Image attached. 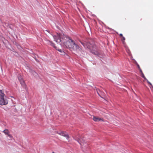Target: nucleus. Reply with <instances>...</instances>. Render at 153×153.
Returning a JSON list of instances; mask_svg holds the SVG:
<instances>
[{
    "instance_id": "14",
    "label": "nucleus",
    "mask_w": 153,
    "mask_h": 153,
    "mask_svg": "<svg viewBox=\"0 0 153 153\" xmlns=\"http://www.w3.org/2000/svg\"><path fill=\"white\" fill-rule=\"evenodd\" d=\"M18 79H19V80L20 81V80H21V79H23L22 78V77L21 76H19V77H18Z\"/></svg>"
},
{
    "instance_id": "7",
    "label": "nucleus",
    "mask_w": 153,
    "mask_h": 153,
    "mask_svg": "<svg viewBox=\"0 0 153 153\" xmlns=\"http://www.w3.org/2000/svg\"><path fill=\"white\" fill-rule=\"evenodd\" d=\"M93 120L94 121L96 122H98L100 121H103L102 119L97 117L94 116Z\"/></svg>"
},
{
    "instance_id": "15",
    "label": "nucleus",
    "mask_w": 153,
    "mask_h": 153,
    "mask_svg": "<svg viewBox=\"0 0 153 153\" xmlns=\"http://www.w3.org/2000/svg\"><path fill=\"white\" fill-rule=\"evenodd\" d=\"M7 135L9 137H10V138H11L12 137V136L10 134H9V133Z\"/></svg>"
},
{
    "instance_id": "18",
    "label": "nucleus",
    "mask_w": 153,
    "mask_h": 153,
    "mask_svg": "<svg viewBox=\"0 0 153 153\" xmlns=\"http://www.w3.org/2000/svg\"><path fill=\"white\" fill-rule=\"evenodd\" d=\"M120 35L121 36H122V37L123 36V35H122V33L120 34Z\"/></svg>"
},
{
    "instance_id": "9",
    "label": "nucleus",
    "mask_w": 153,
    "mask_h": 153,
    "mask_svg": "<svg viewBox=\"0 0 153 153\" xmlns=\"http://www.w3.org/2000/svg\"><path fill=\"white\" fill-rule=\"evenodd\" d=\"M21 84L22 86H24L25 85V82L23 79H21L20 81Z\"/></svg>"
},
{
    "instance_id": "11",
    "label": "nucleus",
    "mask_w": 153,
    "mask_h": 153,
    "mask_svg": "<svg viewBox=\"0 0 153 153\" xmlns=\"http://www.w3.org/2000/svg\"><path fill=\"white\" fill-rule=\"evenodd\" d=\"M141 76L143 78H144L145 79H146V78L145 77V76H144V74L143 73H141Z\"/></svg>"
},
{
    "instance_id": "6",
    "label": "nucleus",
    "mask_w": 153,
    "mask_h": 153,
    "mask_svg": "<svg viewBox=\"0 0 153 153\" xmlns=\"http://www.w3.org/2000/svg\"><path fill=\"white\" fill-rule=\"evenodd\" d=\"M48 44L53 46L55 49H56V50H57L58 51L61 53L62 52V51L60 49H57V47L55 46L54 44L53 43H52L50 41H48Z\"/></svg>"
},
{
    "instance_id": "10",
    "label": "nucleus",
    "mask_w": 153,
    "mask_h": 153,
    "mask_svg": "<svg viewBox=\"0 0 153 153\" xmlns=\"http://www.w3.org/2000/svg\"><path fill=\"white\" fill-rule=\"evenodd\" d=\"M125 37L123 36H122L121 38V40L122 41L123 43H124V40H125Z\"/></svg>"
},
{
    "instance_id": "16",
    "label": "nucleus",
    "mask_w": 153,
    "mask_h": 153,
    "mask_svg": "<svg viewBox=\"0 0 153 153\" xmlns=\"http://www.w3.org/2000/svg\"><path fill=\"white\" fill-rule=\"evenodd\" d=\"M77 141L79 142V143L81 144L82 145L81 141L80 140H77Z\"/></svg>"
},
{
    "instance_id": "5",
    "label": "nucleus",
    "mask_w": 153,
    "mask_h": 153,
    "mask_svg": "<svg viewBox=\"0 0 153 153\" xmlns=\"http://www.w3.org/2000/svg\"><path fill=\"white\" fill-rule=\"evenodd\" d=\"M58 134L61 136L65 137L68 140H69V137L68 134L66 132L64 131H61L57 133Z\"/></svg>"
},
{
    "instance_id": "4",
    "label": "nucleus",
    "mask_w": 153,
    "mask_h": 153,
    "mask_svg": "<svg viewBox=\"0 0 153 153\" xmlns=\"http://www.w3.org/2000/svg\"><path fill=\"white\" fill-rule=\"evenodd\" d=\"M71 49H72L74 51H81V48L78 45L74 42V44L73 46Z\"/></svg>"
},
{
    "instance_id": "3",
    "label": "nucleus",
    "mask_w": 153,
    "mask_h": 153,
    "mask_svg": "<svg viewBox=\"0 0 153 153\" xmlns=\"http://www.w3.org/2000/svg\"><path fill=\"white\" fill-rule=\"evenodd\" d=\"M82 44L85 48H88L92 53L96 55L97 54V53L95 51V48L94 46L92 45L90 43H87L86 44H83L82 43Z\"/></svg>"
},
{
    "instance_id": "1",
    "label": "nucleus",
    "mask_w": 153,
    "mask_h": 153,
    "mask_svg": "<svg viewBox=\"0 0 153 153\" xmlns=\"http://www.w3.org/2000/svg\"><path fill=\"white\" fill-rule=\"evenodd\" d=\"M55 41L57 42H61V45L64 47L71 49L74 44V42L70 37H67L62 34L57 33L53 36Z\"/></svg>"
},
{
    "instance_id": "13",
    "label": "nucleus",
    "mask_w": 153,
    "mask_h": 153,
    "mask_svg": "<svg viewBox=\"0 0 153 153\" xmlns=\"http://www.w3.org/2000/svg\"><path fill=\"white\" fill-rule=\"evenodd\" d=\"M146 79V80L147 82H148V83L149 84H150L151 85V86H152V84L149 82V81Z\"/></svg>"
},
{
    "instance_id": "12",
    "label": "nucleus",
    "mask_w": 153,
    "mask_h": 153,
    "mask_svg": "<svg viewBox=\"0 0 153 153\" xmlns=\"http://www.w3.org/2000/svg\"><path fill=\"white\" fill-rule=\"evenodd\" d=\"M146 79V80L147 82H148V83L149 84H150L151 85V86H152V84L149 82V81Z\"/></svg>"
},
{
    "instance_id": "17",
    "label": "nucleus",
    "mask_w": 153,
    "mask_h": 153,
    "mask_svg": "<svg viewBox=\"0 0 153 153\" xmlns=\"http://www.w3.org/2000/svg\"><path fill=\"white\" fill-rule=\"evenodd\" d=\"M150 88L151 89V90L153 91V86L152 85V86H151Z\"/></svg>"
},
{
    "instance_id": "8",
    "label": "nucleus",
    "mask_w": 153,
    "mask_h": 153,
    "mask_svg": "<svg viewBox=\"0 0 153 153\" xmlns=\"http://www.w3.org/2000/svg\"><path fill=\"white\" fill-rule=\"evenodd\" d=\"M4 134L6 135H7L9 133V130L7 129H5L3 131Z\"/></svg>"
},
{
    "instance_id": "2",
    "label": "nucleus",
    "mask_w": 153,
    "mask_h": 153,
    "mask_svg": "<svg viewBox=\"0 0 153 153\" xmlns=\"http://www.w3.org/2000/svg\"><path fill=\"white\" fill-rule=\"evenodd\" d=\"M0 105H4L8 103V101L5 98L6 97L2 90H0Z\"/></svg>"
}]
</instances>
